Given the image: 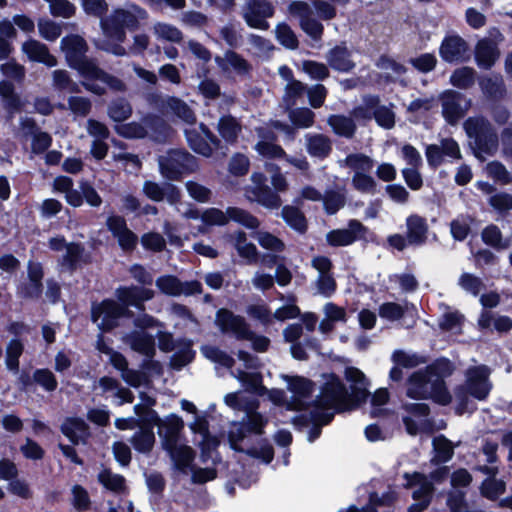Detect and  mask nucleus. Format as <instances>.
Masks as SVG:
<instances>
[{"label": "nucleus", "instance_id": "4", "mask_svg": "<svg viewBox=\"0 0 512 512\" xmlns=\"http://www.w3.org/2000/svg\"><path fill=\"white\" fill-rule=\"evenodd\" d=\"M490 369L485 365L470 367L465 372V382L454 389L455 412L458 415L471 413L476 409L472 399L482 401L487 398L492 383Z\"/></svg>", "mask_w": 512, "mask_h": 512}, {"label": "nucleus", "instance_id": "43", "mask_svg": "<svg viewBox=\"0 0 512 512\" xmlns=\"http://www.w3.org/2000/svg\"><path fill=\"white\" fill-rule=\"evenodd\" d=\"M21 125L23 129H27L26 134H34L32 142V151L34 153H42L50 147L52 142L51 136L45 132L34 133L35 123L32 119H23Z\"/></svg>", "mask_w": 512, "mask_h": 512}, {"label": "nucleus", "instance_id": "11", "mask_svg": "<svg viewBox=\"0 0 512 512\" xmlns=\"http://www.w3.org/2000/svg\"><path fill=\"white\" fill-rule=\"evenodd\" d=\"M404 477L406 479L405 487L412 490L414 500V503L409 507V511L421 512L430 504L433 494V485L426 476L417 472L413 474L406 473Z\"/></svg>", "mask_w": 512, "mask_h": 512}, {"label": "nucleus", "instance_id": "16", "mask_svg": "<svg viewBox=\"0 0 512 512\" xmlns=\"http://www.w3.org/2000/svg\"><path fill=\"white\" fill-rule=\"evenodd\" d=\"M231 375L236 378L246 390L263 395L267 392L268 398L275 404H281L284 401L285 393L282 390H267L262 386V377L259 373H247L241 370L231 371Z\"/></svg>", "mask_w": 512, "mask_h": 512}, {"label": "nucleus", "instance_id": "18", "mask_svg": "<svg viewBox=\"0 0 512 512\" xmlns=\"http://www.w3.org/2000/svg\"><path fill=\"white\" fill-rule=\"evenodd\" d=\"M216 325L224 333L232 334L236 339L251 338V331L244 318L229 310L220 309L216 315Z\"/></svg>", "mask_w": 512, "mask_h": 512}, {"label": "nucleus", "instance_id": "56", "mask_svg": "<svg viewBox=\"0 0 512 512\" xmlns=\"http://www.w3.org/2000/svg\"><path fill=\"white\" fill-rule=\"evenodd\" d=\"M289 119L297 128H308L313 125L315 114L308 108L290 109Z\"/></svg>", "mask_w": 512, "mask_h": 512}, {"label": "nucleus", "instance_id": "12", "mask_svg": "<svg viewBox=\"0 0 512 512\" xmlns=\"http://www.w3.org/2000/svg\"><path fill=\"white\" fill-rule=\"evenodd\" d=\"M92 320L102 331L117 326L118 319L128 313L127 309L114 300H104L92 306Z\"/></svg>", "mask_w": 512, "mask_h": 512}, {"label": "nucleus", "instance_id": "42", "mask_svg": "<svg viewBox=\"0 0 512 512\" xmlns=\"http://www.w3.org/2000/svg\"><path fill=\"white\" fill-rule=\"evenodd\" d=\"M377 68L388 81H398L406 72L405 67L387 56H381L377 63Z\"/></svg>", "mask_w": 512, "mask_h": 512}, {"label": "nucleus", "instance_id": "8", "mask_svg": "<svg viewBox=\"0 0 512 512\" xmlns=\"http://www.w3.org/2000/svg\"><path fill=\"white\" fill-rule=\"evenodd\" d=\"M70 67L75 69L84 78L82 82L83 87L96 95H103L105 88L101 84L93 82V80H98L116 91H123L125 89V85L120 79L100 69L95 60L87 56L79 59Z\"/></svg>", "mask_w": 512, "mask_h": 512}, {"label": "nucleus", "instance_id": "26", "mask_svg": "<svg viewBox=\"0 0 512 512\" xmlns=\"http://www.w3.org/2000/svg\"><path fill=\"white\" fill-rule=\"evenodd\" d=\"M21 51L28 57L30 61L39 62L47 67L57 65V59L50 54L48 47L42 42L29 38L21 45Z\"/></svg>", "mask_w": 512, "mask_h": 512}, {"label": "nucleus", "instance_id": "49", "mask_svg": "<svg viewBox=\"0 0 512 512\" xmlns=\"http://www.w3.org/2000/svg\"><path fill=\"white\" fill-rule=\"evenodd\" d=\"M53 86L58 90L78 93L79 85L72 80L68 71L63 69L54 70L52 73Z\"/></svg>", "mask_w": 512, "mask_h": 512}, {"label": "nucleus", "instance_id": "20", "mask_svg": "<svg viewBox=\"0 0 512 512\" xmlns=\"http://www.w3.org/2000/svg\"><path fill=\"white\" fill-rule=\"evenodd\" d=\"M202 135L196 129L185 131L190 147L197 153L209 157L213 152V146L218 144L217 138L204 125H200Z\"/></svg>", "mask_w": 512, "mask_h": 512}, {"label": "nucleus", "instance_id": "62", "mask_svg": "<svg viewBox=\"0 0 512 512\" xmlns=\"http://www.w3.org/2000/svg\"><path fill=\"white\" fill-rule=\"evenodd\" d=\"M321 201L323 202L326 212L329 214H334L344 206L345 197L341 192L329 190L326 191L324 195H322Z\"/></svg>", "mask_w": 512, "mask_h": 512}, {"label": "nucleus", "instance_id": "31", "mask_svg": "<svg viewBox=\"0 0 512 512\" xmlns=\"http://www.w3.org/2000/svg\"><path fill=\"white\" fill-rule=\"evenodd\" d=\"M405 410L410 416L403 418L406 430L410 435H416L419 431L424 429L426 420L420 419L415 421L413 417H426L429 413V407L424 403H407L404 405Z\"/></svg>", "mask_w": 512, "mask_h": 512}, {"label": "nucleus", "instance_id": "36", "mask_svg": "<svg viewBox=\"0 0 512 512\" xmlns=\"http://www.w3.org/2000/svg\"><path fill=\"white\" fill-rule=\"evenodd\" d=\"M124 340L134 351H137L147 357H151L154 354V338L146 332H132L127 334L124 337Z\"/></svg>", "mask_w": 512, "mask_h": 512}, {"label": "nucleus", "instance_id": "47", "mask_svg": "<svg viewBox=\"0 0 512 512\" xmlns=\"http://www.w3.org/2000/svg\"><path fill=\"white\" fill-rule=\"evenodd\" d=\"M281 214L283 219L291 228L299 232H304L306 230V218L298 208L293 206H285L283 207Z\"/></svg>", "mask_w": 512, "mask_h": 512}, {"label": "nucleus", "instance_id": "46", "mask_svg": "<svg viewBox=\"0 0 512 512\" xmlns=\"http://www.w3.org/2000/svg\"><path fill=\"white\" fill-rule=\"evenodd\" d=\"M131 443L138 452L147 453L151 451L155 443L153 430L148 427H141L131 438Z\"/></svg>", "mask_w": 512, "mask_h": 512}, {"label": "nucleus", "instance_id": "38", "mask_svg": "<svg viewBox=\"0 0 512 512\" xmlns=\"http://www.w3.org/2000/svg\"><path fill=\"white\" fill-rule=\"evenodd\" d=\"M62 432L73 443L84 442L89 436V428L83 419L69 418L62 424Z\"/></svg>", "mask_w": 512, "mask_h": 512}, {"label": "nucleus", "instance_id": "44", "mask_svg": "<svg viewBox=\"0 0 512 512\" xmlns=\"http://www.w3.org/2000/svg\"><path fill=\"white\" fill-rule=\"evenodd\" d=\"M166 109L168 112L176 115L179 119L187 124H194L196 116L193 110L183 100L170 97L166 100Z\"/></svg>", "mask_w": 512, "mask_h": 512}, {"label": "nucleus", "instance_id": "64", "mask_svg": "<svg viewBox=\"0 0 512 512\" xmlns=\"http://www.w3.org/2000/svg\"><path fill=\"white\" fill-rule=\"evenodd\" d=\"M254 238L258 241L259 245L266 250L281 252L284 249V243L268 232L259 231L254 235Z\"/></svg>", "mask_w": 512, "mask_h": 512}, {"label": "nucleus", "instance_id": "19", "mask_svg": "<svg viewBox=\"0 0 512 512\" xmlns=\"http://www.w3.org/2000/svg\"><path fill=\"white\" fill-rule=\"evenodd\" d=\"M365 227L358 220H350L343 229H335L327 233L326 240L331 246H348L362 238Z\"/></svg>", "mask_w": 512, "mask_h": 512}, {"label": "nucleus", "instance_id": "41", "mask_svg": "<svg viewBox=\"0 0 512 512\" xmlns=\"http://www.w3.org/2000/svg\"><path fill=\"white\" fill-rule=\"evenodd\" d=\"M307 152L312 157L325 158L331 151L330 140L322 134H307L306 136Z\"/></svg>", "mask_w": 512, "mask_h": 512}, {"label": "nucleus", "instance_id": "22", "mask_svg": "<svg viewBox=\"0 0 512 512\" xmlns=\"http://www.w3.org/2000/svg\"><path fill=\"white\" fill-rule=\"evenodd\" d=\"M502 40V35L497 33L495 38L481 39L475 50V58L478 66L488 69L494 65L499 57L498 43Z\"/></svg>", "mask_w": 512, "mask_h": 512}, {"label": "nucleus", "instance_id": "14", "mask_svg": "<svg viewBox=\"0 0 512 512\" xmlns=\"http://www.w3.org/2000/svg\"><path fill=\"white\" fill-rule=\"evenodd\" d=\"M149 420L158 427V435L164 449L170 448L179 442V435L184 427L183 420L171 414L164 419L159 418L154 412H148Z\"/></svg>", "mask_w": 512, "mask_h": 512}, {"label": "nucleus", "instance_id": "45", "mask_svg": "<svg viewBox=\"0 0 512 512\" xmlns=\"http://www.w3.org/2000/svg\"><path fill=\"white\" fill-rule=\"evenodd\" d=\"M218 132L220 136L229 143L236 141L238 134L241 131V126L238 121L232 116H223L218 123Z\"/></svg>", "mask_w": 512, "mask_h": 512}, {"label": "nucleus", "instance_id": "29", "mask_svg": "<svg viewBox=\"0 0 512 512\" xmlns=\"http://www.w3.org/2000/svg\"><path fill=\"white\" fill-rule=\"evenodd\" d=\"M428 224L425 218L413 214L406 219V235L409 245L420 246L427 240Z\"/></svg>", "mask_w": 512, "mask_h": 512}, {"label": "nucleus", "instance_id": "30", "mask_svg": "<svg viewBox=\"0 0 512 512\" xmlns=\"http://www.w3.org/2000/svg\"><path fill=\"white\" fill-rule=\"evenodd\" d=\"M461 101V95L455 91H447L442 95L443 116L451 124L464 116L467 106L463 107Z\"/></svg>", "mask_w": 512, "mask_h": 512}, {"label": "nucleus", "instance_id": "57", "mask_svg": "<svg viewBox=\"0 0 512 512\" xmlns=\"http://www.w3.org/2000/svg\"><path fill=\"white\" fill-rule=\"evenodd\" d=\"M67 105L68 109L75 117L84 118L90 113L92 109L91 101L88 98L82 96H70L67 99Z\"/></svg>", "mask_w": 512, "mask_h": 512}, {"label": "nucleus", "instance_id": "53", "mask_svg": "<svg viewBox=\"0 0 512 512\" xmlns=\"http://www.w3.org/2000/svg\"><path fill=\"white\" fill-rule=\"evenodd\" d=\"M227 215L229 220H233L248 229H255L260 224L256 217L241 208L229 207L227 209Z\"/></svg>", "mask_w": 512, "mask_h": 512}, {"label": "nucleus", "instance_id": "60", "mask_svg": "<svg viewBox=\"0 0 512 512\" xmlns=\"http://www.w3.org/2000/svg\"><path fill=\"white\" fill-rule=\"evenodd\" d=\"M475 80V72L470 67H462L454 71L450 81L452 85L458 88H468Z\"/></svg>", "mask_w": 512, "mask_h": 512}, {"label": "nucleus", "instance_id": "37", "mask_svg": "<svg viewBox=\"0 0 512 512\" xmlns=\"http://www.w3.org/2000/svg\"><path fill=\"white\" fill-rule=\"evenodd\" d=\"M73 180L67 176H58L53 180L52 189L54 192L64 193L67 203L73 207L83 204L82 196L78 190L73 189Z\"/></svg>", "mask_w": 512, "mask_h": 512}, {"label": "nucleus", "instance_id": "5", "mask_svg": "<svg viewBox=\"0 0 512 512\" xmlns=\"http://www.w3.org/2000/svg\"><path fill=\"white\" fill-rule=\"evenodd\" d=\"M224 402L230 408L243 411L246 414L243 421L233 423L229 431V440L234 449H239L237 443L244 439L246 432L263 433L267 419L256 411L258 408L257 400L245 396L242 392H233L224 397Z\"/></svg>", "mask_w": 512, "mask_h": 512}, {"label": "nucleus", "instance_id": "24", "mask_svg": "<svg viewBox=\"0 0 512 512\" xmlns=\"http://www.w3.org/2000/svg\"><path fill=\"white\" fill-rule=\"evenodd\" d=\"M142 191L152 201L160 202L166 199L170 204H176L181 196L178 188L171 183L160 185L153 181H146Z\"/></svg>", "mask_w": 512, "mask_h": 512}, {"label": "nucleus", "instance_id": "40", "mask_svg": "<svg viewBox=\"0 0 512 512\" xmlns=\"http://www.w3.org/2000/svg\"><path fill=\"white\" fill-rule=\"evenodd\" d=\"M98 385L102 391V393H111L113 396L117 397L120 401L119 404L123 403H131L133 401V395L129 389L121 387L120 383L111 377H102L100 378Z\"/></svg>", "mask_w": 512, "mask_h": 512}, {"label": "nucleus", "instance_id": "23", "mask_svg": "<svg viewBox=\"0 0 512 512\" xmlns=\"http://www.w3.org/2000/svg\"><path fill=\"white\" fill-rule=\"evenodd\" d=\"M117 298L123 303L122 306H133L138 309H144V302L151 300L155 292L152 289L131 286L121 287L116 291Z\"/></svg>", "mask_w": 512, "mask_h": 512}, {"label": "nucleus", "instance_id": "50", "mask_svg": "<svg viewBox=\"0 0 512 512\" xmlns=\"http://www.w3.org/2000/svg\"><path fill=\"white\" fill-rule=\"evenodd\" d=\"M132 114V107L125 99L112 101L108 107V115L115 122H123Z\"/></svg>", "mask_w": 512, "mask_h": 512}, {"label": "nucleus", "instance_id": "59", "mask_svg": "<svg viewBox=\"0 0 512 512\" xmlns=\"http://www.w3.org/2000/svg\"><path fill=\"white\" fill-rule=\"evenodd\" d=\"M37 26L40 36L47 41H55L62 33L61 25L49 19H40Z\"/></svg>", "mask_w": 512, "mask_h": 512}, {"label": "nucleus", "instance_id": "35", "mask_svg": "<svg viewBox=\"0 0 512 512\" xmlns=\"http://www.w3.org/2000/svg\"><path fill=\"white\" fill-rule=\"evenodd\" d=\"M326 59L331 68L340 72H348L355 66L349 50L344 45H339L331 49Z\"/></svg>", "mask_w": 512, "mask_h": 512}, {"label": "nucleus", "instance_id": "6", "mask_svg": "<svg viewBox=\"0 0 512 512\" xmlns=\"http://www.w3.org/2000/svg\"><path fill=\"white\" fill-rule=\"evenodd\" d=\"M348 0H313L312 5L303 1H294L289 7V14L299 19L302 30L315 40L323 34V25L312 18L314 12L323 20H330L336 15V8Z\"/></svg>", "mask_w": 512, "mask_h": 512}, {"label": "nucleus", "instance_id": "3", "mask_svg": "<svg viewBox=\"0 0 512 512\" xmlns=\"http://www.w3.org/2000/svg\"><path fill=\"white\" fill-rule=\"evenodd\" d=\"M446 362H440L425 370L413 373L407 385V396L413 399L431 398L438 404L447 405L452 402V396L447 391L442 374Z\"/></svg>", "mask_w": 512, "mask_h": 512}, {"label": "nucleus", "instance_id": "13", "mask_svg": "<svg viewBox=\"0 0 512 512\" xmlns=\"http://www.w3.org/2000/svg\"><path fill=\"white\" fill-rule=\"evenodd\" d=\"M274 8L266 0H247L241 7V15L246 24L254 29L267 30V18L272 17Z\"/></svg>", "mask_w": 512, "mask_h": 512}, {"label": "nucleus", "instance_id": "61", "mask_svg": "<svg viewBox=\"0 0 512 512\" xmlns=\"http://www.w3.org/2000/svg\"><path fill=\"white\" fill-rule=\"evenodd\" d=\"M98 480L105 488L114 492H119L124 488V478L108 469H103L98 474Z\"/></svg>", "mask_w": 512, "mask_h": 512}, {"label": "nucleus", "instance_id": "39", "mask_svg": "<svg viewBox=\"0 0 512 512\" xmlns=\"http://www.w3.org/2000/svg\"><path fill=\"white\" fill-rule=\"evenodd\" d=\"M284 379L288 382V389L294 393L295 397H297V402L295 404H291V408L296 410L303 409L304 403L300 399L311 393L312 383L305 378L297 376H284Z\"/></svg>", "mask_w": 512, "mask_h": 512}, {"label": "nucleus", "instance_id": "1", "mask_svg": "<svg viewBox=\"0 0 512 512\" xmlns=\"http://www.w3.org/2000/svg\"><path fill=\"white\" fill-rule=\"evenodd\" d=\"M345 377L351 382V394L343 383L334 374L323 375V385L320 394L313 406V418L327 424L333 418L334 411L353 409L358 403L364 401L368 392L364 374L357 368L345 369Z\"/></svg>", "mask_w": 512, "mask_h": 512}, {"label": "nucleus", "instance_id": "51", "mask_svg": "<svg viewBox=\"0 0 512 512\" xmlns=\"http://www.w3.org/2000/svg\"><path fill=\"white\" fill-rule=\"evenodd\" d=\"M275 36L279 43L287 49L294 50L298 47L299 42L297 36L286 23H279L276 25Z\"/></svg>", "mask_w": 512, "mask_h": 512}, {"label": "nucleus", "instance_id": "55", "mask_svg": "<svg viewBox=\"0 0 512 512\" xmlns=\"http://www.w3.org/2000/svg\"><path fill=\"white\" fill-rule=\"evenodd\" d=\"M433 448L435 452L434 460L437 462H447L453 456V444L442 435L434 438Z\"/></svg>", "mask_w": 512, "mask_h": 512}, {"label": "nucleus", "instance_id": "17", "mask_svg": "<svg viewBox=\"0 0 512 512\" xmlns=\"http://www.w3.org/2000/svg\"><path fill=\"white\" fill-rule=\"evenodd\" d=\"M215 62L221 71L228 76L248 77L253 69L252 64L239 53L228 50L222 56H217Z\"/></svg>", "mask_w": 512, "mask_h": 512}, {"label": "nucleus", "instance_id": "2", "mask_svg": "<svg viewBox=\"0 0 512 512\" xmlns=\"http://www.w3.org/2000/svg\"><path fill=\"white\" fill-rule=\"evenodd\" d=\"M148 18L147 10L132 2L113 9L109 15L101 17L100 27L106 39L95 40V46L116 56H126L128 51L122 45L126 39L125 30H138Z\"/></svg>", "mask_w": 512, "mask_h": 512}, {"label": "nucleus", "instance_id": "10", "mask_svg": "<svg viewBox=\"0 0 512 512\" xmlns=\"http://www.w3.org/2000/svg\"><path fill=\"white\" fill-rule=\"evenodd\" d=\"M159 167L163 177L169 180H176L184 173L195 171L197 163L195 158L189 153L173 150L166 156L159 158Z\"/></svg>", "mask_w": 512, "mask_h": 512}, {"label": "nucleus", "instance_id": "27", "mask_svg": "<svg viewBox=\"0 0 512 512\" xmlns=\"http://www.w3.org/2000/svg\"><path fill=\"white\" fill-rule=\"evenodd\" d=\"M108 229L117 238L123 250H132L137 243V236L128 229L126 221L120 216H110L107 219Z\"/></svg>", "mask_w": 512, "mask_h": 512}, {"label": "nucleus", "instance_id": "58", "mask_svg": "<svg viewBox=\"0 0 512 512\" xmlns=\"http://www.w3.org/2000/svg\"><path fill=\"white\" fill-rule=\"evenodd\" d=\"M306 92V86L296 80L289 83H286L283 101L288 107H292L296 104L297 100L304 95Z\"/></svg>", "mask_w": 512, "mask_h": 512}, {"label": "nucleus", "instance_id": "52", "mask_svg": "<svg viewBox=\"0 0 512 512\" xmlns=\"http://www.w3.org/2000/svg\"><path fill=\"white\" fill-rule=\"evenodd\" d=\"M345 164L355 173H368L374 166L373 160L360 153L350 154L345 159Z\"/></svg>", "mask_w": 512, "mask_h": 512}, {"label": "nucleus", "instance_id": "32", "mask_svg": "<svg viewBox=\"0 0 512 512\" xmlns=\"http://www.w3.org/2000/svg\"><path fill=\"white\" fill-rule=\"evenodd\" d=\"M151 31L160 43L180 44L184 39L183 32L177 26L164 21L153 23Z\"/></svg>", "mask_w": 512, "mask_h": 512}, {"label": "nucleus", "instance_id": "34", "mask_svg": "<svg viewBox=\"0 0 512 512\" xmlns=\"http://www.w3.org/2000/svg\"><path fill=\"white\" fill-rule=\"evenodd\" d=\"M165 450L168 452L174 467L186 473L195 457L193 449L185 444L178 443Z\"/></svg>", "mask_w": 512, "mask_h": 512}, {"label": "nucleus", "instance_id": "7", "mask_svg": "<svg viewBox=\"0 0 512 512\" xmlns=\"http://www.w3.org/2000/svg\"><path fill=\"white\" fill-rule=\"evenodd\" d=\"M251 180L252 184L246 188L248 199L268 209H278L281 206L282 200L277 193H283L289 189V183L284 174L276 172L272 175L271 184L275 192L267 186L264 174L253 173Z\"/></svg>", "mask_w": 512, "mask_h": 512}, {"label": "nucleus", "instance_id": "48", "mask_svg": "<svg viewBox=\"0 0 512 512\" xmlns=\"http://www.w3.org/2000/svg\"><path fill=\"white\" fill-rule=\"evenodd\" d=\"M24 345L19 340H11L6 347L5 363L8 370L17 373L19 370V357L22 355Z\"/></svg>", "mask_w": 512, "mask_h": 512}, {"label": "nucleus", "instance_id": "25", "mask_svg": "<svg viewBox=\"0 0 512 512\" xmlns=\"http://www.w3.org/2000/svg\"><path fill=\"white\" fill-rule=\"evenodd\" d=\"M259 137L255 145V150L263 157L266 158H283L286 157L285 151L281 146L275 144V134L266 127H259L256 129Z\"/></svg>", "mask_w": 512, "mask_h": 512}, {"label": "nucleus", "instance_id": "15", "mask_svg": "<svg viewBox=\"0 0 512 512\" xmlns=\"http://www.w3.org/2000/svg\"><path fill=\"white\" fill-rule=\"evenodd\" d=\"M156 287L165 295L178 297L190 296L202 292V285L198 281L181 282L173 275H163L156 279Z\"/></svg>", "mask_w": 512, "mask_h": 512}, {"label": "nucleus", "instance_id": "54", "mask_svg": "<svg viewBox=\"0 0 512 512\" xmlns=\"http://www.w3.org/2000/svg\"><path fill=\"white\" fill-rule=\"evenodd\" d=\"M328 124L332 127L333 131L341 136L350 137L355 131L353 121L345 116L332 115L328 119Z\"/></svg>", "mask_w": 512, "mask_h": 512}, {"label": "nucleus", "instance_id": "21", "mask_svg": "<svg viewBox=\"0 0 512 512\" xmlns=\"http://www.w3.org/2000/svg\"><path fill=\"white\" fill-rule=\"evenodd\" d=\"M439 53L446 62L464 61L468 57V45L460 36H447L441 43Z\"/></svg>", "mask_w": 512, "mask_h": 512}, {"label": "nucleus", "instance_id": "33", "mask_svg": "<svg viewBox=\"0 0 512 512\" xmlns=\"http://www.w3.org/2000/svg\"><path fill=\"white\" fill-rule=\"evenodd\" d=\"M228 241L237 250L240 257L246 259L247 263L254 264L258 261V251L256 246L247 241L246 234L237 231L227 236Z\"/></svg>", "mask_w": 512, "mask_h": 512}, {"label": "nucleus", "instance_id": "28", "mask_svg": "<svg viewBox=\"0 0 512 512\" xmlns=\"http://www.w3.org/2000/svg\"><path fill=\"white\" fill-rule=\"evenodd\" d=\"M60 48L69 66L86 56L88 45L79 35H68L61 40Z\"/></svg>", "mask_w": 512, "mask_h": 512}, {"label": "nucleus", "instance_id": "9", "mask_svg": "<svg viewBox=\"0 0 512 512\" xmlns=\"http://www.w3.org/2000/svg\"><path fill=\"white\" fill-rule=\"evenodd\" d=\"M464 128L469 137L475 138L478 157L481 153L492 154L497 150V135L486 120L483 118H469L465 121Z\"/></svg>", "mask_w": 512, "mask_h": 512}, {"label": "nucleus", "instance_id": "63", "mask_svg": "<svg viewBox=\"0 0 512 512\" xmlns=\"http://www.w3.org/2000/svg\"><path fill=\"white\" fill-rule=\"evenodd\" d=\"M379 104V98L375 96L365 97L363 104L356 107L353 115L358 120H370L374 117V109Z\"/></svg>", "mask_w": 512, "mask_h": 512}]
</instances>
